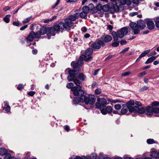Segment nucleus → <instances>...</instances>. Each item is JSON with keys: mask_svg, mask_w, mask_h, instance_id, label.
<instances>
[{"mask_svg": "<svg viewBox=\"0 0 159 159\" xmlns=\"http://www.w3.org/2000/svg\"><path fill=\"white\" fill-rule=\"evenodd\" d=\"M73 93L76 97L74 98L73 102L75 104H78L80 102H84V91L82 89V87L80 85L75 86L72 89Z\"/></svg>", "mask_w": 159, "mask_h": 159, "instance_id": "nucleus-1", "label": "nucleus"}, {"mask_svg": "<svg viewBox=\"0 0 159 159\" xmlns=\"http://www.w3.org/2000/svg\"><path fill=\"white\" fill-rule=\"evenodd\" d=\"M134 105V101L131 100L128 102L126 104H123L122 106H124V107H127L130 112L138 113L139 114H142L145 112L144 108L141 107L140 108L136 106L133 107V106Z\"/></svg>", "mask_w": 159, "mask_h": 159, "instance_id": "nucleus-2", "label": "nucleus"}, {"mask_svg": "<svg viewBox=\"0 0 159 159\" xmlns=\"http://www.w3.org/2000/svg\"><path fill=\"white\" fill-rule=\"evenodd\" d=\"M128 32V30L127 27H124L118 30L116 33L115 31H113L111 33V35L113 37L114 41H117L118 38H122L125 35H126Z\"/></svg>", "mask_w": 159, "mask_h": 159, "instance_id": "nucleus-3", "label": "nucleus"}, {"mask_svg": "<svg viewBox=\"0 0 159 159\" xmlns=\"http://www.w3.org/2000/svg\"><path fill=\"white\" fill-rule=\"evenodd\" d=\"M152 106H148L145 109V107H143L145 109L146 111V114L147 115H151L154 113H159V110L157 107L159 106V102H153L152 103Z\"/></svg>", "mask_w": 159, "mask_h": 159, "instance_id": "nucleus-4", "label": "nucleus"}, {"mask_svg": "<svg viewBox=\"0 0 159 159\" xmlns=\"http://www.w3.org/2000/svg\"><path fill=\"white\" fill-rule=\"evenodd\" d=\"M79 11V10H76L75 11L76 12L75 14L73 15H70L68 18H66L65 20V23L67 26L66 28H68L69 30H70V27L72 26L73 23L72 21L75 20L76 19H78L79 17V13L78 12Z\"/></svg>", "mask_w": 159, "mask_h": 159, "instance_id": "nucleus-5", "label": "nucleus"}, {"mask_svg": "<svg viewBox=\"0 0 159 159\" xmlns=\"http://www.w3.org/2000/svg\"><path fill=\"white\" fill-rule=\"evenodd\" d=\"M66 26H67L65 23L60 22L55 23L53 27H50L51 29L52 36H55V31H58L60 29H63L65 28L67 30H69L68 28H66Z\"/></svg>", "mask_w": 159, "mask_h": 159, "instance_id": "nucleus-6", "label": "nucleus"}, {"mask_svg": "<svg viewBox=\"0 0 159 159\" xmlns=\"http://www.w3.org/2000/svg\"><path fill=\"white\" fill-rule=\"evenodd\" d=\"M75 70H73L69 69L68 71V74L69 75L67 77V80L69 81H73L75 84L77 86L82 83V82L79 80H77L75 78L77 74H76Z\"/></svg>", "mask_w": 159, "mask_h": 159, "instance_id": "nucleus-7", "label": "nucleus"}, {"mask_svg": "<svg viewBox=\"0 0 159 159\" xmlns=\"http://www.w3.org/2000/svg\"><path fill=\"white\" fill-rule=\"evenodd\" d=\"M85 93H84V102L86 105L89 104L92 105L94 104L96 101V97L94 95H89L88 97L85 95Z\"/></svg>", "mask_w": 159, "mask_h": 159, "instance_id": "nucleus-8", "label": "nucleus"}, {"mask_svg": "<svg viewBox=\"0 0 159 159\" xmlns=\"http://www.w3.org/2000/svg\"><path fill=\"white\" fill-rule=\"evenodd\" d=\"M107 101L104 98H98L97 99V102L95 103V106L97 108H103L107 104Z\"/></svg>", "mask_w": 159, "mask_h": 159, "instance_id": "nucleus-9", "label": "nucleus"}, {"mask_svg": "<svg viewBox=\"0 0 159 159\" xmlns=\"http://www.w3.org/2000/svg\"><path fill=\"white\" fill-rule=\"evenodd\" d=\"M51 30V29L50 27H43L40 29L39 33L40 35H42L46 34L48 37V39H50V38L49 37L52 36Z\"/></svg>", "mask_w": 159, "mask_h": 159, "instance_id": "nucleus-10", "label": "nucleus"}, {"mask_svg": "<svg viewBox=\"0 0 159 159\" xmlns=\"http://www.w3.org/2000/svg\"><path fill=\"white\" fill-rule=\"evenodd\" d=\"M100 40L105 47L107 44L109 43L112 40V38L111 35L104 34L101 36Z\"/></svg>", "mask_w": 159, "mask_h": 159, "instance_id": "nucleus-11", "label": "nucleus"}, {"mask_svg": "<svg viewBox=\"0 0 159 159\" xmlns=\"http://www.w3.org/2000/svg\"><path fill=\"white\" fill-rule=\"evenodd\" d=\"M101 47H103L104 46L100 39L96 40L91 45V47L95 49H99L101 48Z\"/></svg>", "mask_w": 159, "mask_h": 159, "instance_id": "nucleus-12", "label": "nucleus"}, {"mask_svg": "<svg viewBox=\"0 0 159 159\" xmlns=\"http://www.w3.org/2000/svg\"><path fill=\"white\" fill-rule=\"evenodd\" d=\"M100 110L101 113L103 115L106 114L107 113H110L112 112V108L110 106L106 107L105 105L103 108H102Z\"/></svg>", "mask_w": 159, "mask_h": 159, "instance_id": "nucleus-13", "label": "nucleus"}, {"mask_svg": "<svg viewBox=\"0 0 159 159\" xmlns=\"http://www.w3.org/2000/svg\"><path fill=\"white\" fill-rule=\"evenodd\" d=\"M130 26L131 28L134 30L133 32L134 34H136L139 32L140 30L138 28V25L136 23H130Z\"/></svg>", "mask_w": 159, "mask_h": 159, "instance_id": "nucleus-14", "label": "nucleus"}, {"mask_svg": "<svg viewBox=\"0 0 159 159\" xmlns=\"http://www.w3.org/2000/svg\"><path fill=\"white\" fill-rule=\"evenodd\" d=\"M146 24L148 28L150 30L154 29L155 25L154 22L151 19H148L146 20Z\"/></svg>", "mask_w": 159, "mask_h": 159, "instance_id": "nucleus-15", "label": "nucleus"}, {"mask_svg": "<svg viewBox=\"0 0 159 159\" xmlns=\"http://www.w3.org/2000/svg\"><path fill=\"white\" fill-rule=\"evenodd\" d=\"M121 5L113 4L112 6L110 7V11L111 13H113L115 12H118L119 10V7Z\"/></svg>", "mask_w": 159, "mask_h": 159, "instance_id": "nucleus-16", "label": "nucleus"}, {"mask_svg": "<svg viewBox=\"0 0 159 159\" xmlns=\"http://www.w3.org/2000/svg\"><path fill=\"white\" fill-rule=\"evenodd\" d=\"M39 36H36V34L33 31L30 32L27 37L26 39L29 42H32L34 38H38Z\"/></svg>", "mask_w": 159, "mask_h": 159, "instance_id": "nucleus-17", "label": "nucleus"}, {"mask_svg": "<svg viewBox=\"0 0 159 159\" xmlns=\"http://www.w3.org/2000/svg\"><path fill=\"white\" fill-rule=\"evenodd\" d=\"M71 66H73V68L75 70V72H80L81 70V68L80 67L81 66L78 65L77 63H76L75 62L72 61L71 63Z\"/></svg>", "mask_w": 159, "mask_h": 159, "instance_id": "nucleus-18", "label": "nucleus"}, {"mask_svg": "<svg viewBox=\"0 0 159 159\" xmlns=\"http://www.w3.org/2000/svg\"><path fill=\"white\" fill-rule=\"evenodd\" d=\"M75 78L77 80H79L78 79H80L81 82V81H84L86 79V76L83 73H80V74H77V75L75 77Z\"/></svg>", "mask_w": 159, "mask_h": 159, "instance_id": "nucleus-19", "label": "nucleus"}, {"mask_svg": "<svg viewBox=\"0 0 159 159\" xmlns=\"http://www.w3.org/2000/svg\"><path fill=\"white\" fill-rule=\"evenodd\" d=\"M138 28L140 29H143L146 27L145 23L143 20H140L137 22Z\"/></svg>", "mask_w": 159, "mask_h": 159, "instance_id": "nucleus-20", "label": "nucleus"}, {"mask_svg": "<svg viewBox=\"0 0 159 159\" xmlns=\"http://www.w3.org/2000/svg\"><path fill=\"white\" fill-rule=\"evenodd\" d=\"M84 58V55H81L77 62H75V63L81 66L84 64L83 61L84 60V59L85 58Z\"/></svg>", "mask_w": 159, "mask_h": 159, "instance_id": "nucleus-21", "label": "nucleus"}, {"mask_svg": "<svg viewBox=\"0 0 159 159\" xmlns=\"http://www.w3.org/2000/svg\"><path fill=\"white\" fill-rule=\"evenodd\" d=\"M159 55L156 56H152L148 58L147 61L145 62V64H147L151 63L153 62L158 57Z\"/></svg>", "mask_w": 159, "mask_h": 159, "instance_id": "nucleus-22", "label": "nucleus"}, {"mask_svg": "<svg viewBox=\"0 0 159 159\" xmlns=\"http://www.w3.org/2000/svg\"><path fill=\"white\" fill-rule=\"evenodd\" d=\"M121 5H124L127 4L128 6H129L131 3V1L130 0H120Z\"/></svg>", "mask_w": 159, "mask_h": 159, "instance_id": "nucleus-23", "label": "nucleus"}, {"mask_svg": "<svg viewBox=\"0 0 159 159\" xmlns=\"http://www.w3.org/2000/svg\"><path fill=\"white\" fill-rule=\"evenodd\" d=\"M93 52V50L91 48L88 49L85 51V56H90Z\"/></svg>", "mask_w": 159, "mask_h": 159, "instance_id": "nucleus-24", "label": "nucleus"}, {"mask_svg": "<svg viewBox=\"0 0 159 159\" xmlns=\"http://www.w3.org/2000/svg\"><path fill=\"white\" fill-rule=\"evenodd\" d=\"M4 103L5 104L4 109L7 112H8L10 110V107L8 104L7 101H5Z\"/></svg>", "mask_w": 159, "mask_h": 159, "instance_id": "nucleus-25", "label": "nucleus"}, {"mask_svg": "<svg viewBox=\"0 0 159 159\" xmlns=\"http://www.w3.org/2000/svg\"><path fill=\"white\" fill-rule=\"evenodd\" d=\"M159 154V152H157L154 151H152L150 153V156L152 158H156L157 156H158Z\"/></svg>", "mask_w": 159, "mask_h": 159, "instance_id": "nucleus-26", "label": "nucleus"}, {"mask_svg": "<svg viewBox=\"0 0 159 159\" xmlns=\"http://www.w3.org/2000/svg\"><path fill=\"white\" fill-rule=\"evenodd\" d=\"M7 152V150L3 148H0V155L3 156Z\"/></svg>", "mask_w": 159, "mask_h": 159, "instance_id": "nucleus-27", "label": "nucleus"}, {"mask_svg": "<svg viewBox=\"0 0 159 159\" xmlns=\"http://www.w3.org/2000/svg\"><path fill=\"white\" fill-rule=\"evenodd\" d=\"M154 20L156 27L159 29V16L154 18Z\"/></svg>", "mask_w": 159, "mask_h": 159, "instance_id": "nucleus-28", "label": "nucleus"}, {"mask_svg": "<svg viewBox=\"0 0 159 159\" xmlns=\"http://www.w3.org/2000/svg\"><path fill=\"white\" fill-rule=\"evenodd\" d=\"M110 7L107 5H105L102 6V10L104 12H107L110 10Z\"/></svg>", "mask_w": 159, "mask_h": 159, "instance_id": "nucleus-29", "label": "nucleus"}, {"mask_svg": "<svg viewBox=\"0 0 159 159\" xmlns=\"http://www.w3.org/2000/svg\"><path fill=\"white\" fill-rule=\"evenodd\" d=\"M57 16H54L52 17L51 19H45L43 20V22L46 23H48L49 22H51L57 18Z\"/></svg>", "mask_w": 159, "mask_h": 159, "instance_id": "nucleus-30", "label": "nucleus"}, {"mask_svg": "<svg viewBox=\"0 0 159 159\" xmlns=\"http://www.w3.org/2000/svg\"><path fill=\"white\" fill-rule=\"evenodd\" d=\"M4 155V159H16L15 157H11L9 153H6Z\"/></svg>", "mask_w": 159, "mask_h": 159, "instance_id": "nucleus-31", "label": "nucleus"}, {"mask_svg": "<svg viewBox=\"0 0 159 159\" xmlns=\"http://www.w3.org/2000/svg\"><path fill=\"white\" fill-rule=\"evenodd\" d=\"M10 17L11 15L9 14L6 15L3 18L4 21L6 23H9L10 21Z\"/></svg>", "mask_w": 159, "mask_h": 159, "instance_id": "nucleus-32", "label": "nucleus"}, {"mask_svg": "<svg viewBox=\"0 0 159 159\" xmlns=\"http://www.w3.org/2000/svg\"><path fill=\"white\" fill-rule=\"evenodd\" d=\"M123 108L121 110L120 113L121 114H126L128 112V109L126 107H124V106H122Z\"/></svg>", "mask_w": 159, "mask_h": 159, "instance_id": "nucleus-33", "label": "nucleus"}, {"mask_svg": "<svg viewBox=\"0 0 159 159\" xmlns=\"http://www.w3.org/2000/svg\"><path fill=\"white\" fill-rule=\"evenodd\" d=\"M150 51V50H145L139 55L140 57H141L142 58V57H144Z\"/></svg>", "mask_w": 159, "mask_h": 159, "instance_id": "nucleus-34", "label": "nucleus"}, {"mask_svg": "<svg viewBox=\"0 0 159 159\" xmlns=\"http://www.w3.org/2000/svg\"><path fill=\"white\" fill-rule=\"evenodd\" d=\"M82 11L87 14L89 11V7L87 6H84L83 7Z\"/></svg>", "mask_w": 159, "mask_h": 159, "instance_id": "nucleus-35", "label": "nucleus"}, {"mask_svg": "<svg viewBox=\"0 0 159 159\" xmlns=\"http://www.w3.org/2000/svg\"><path fill=\"white\" fill-rule=\"evenodd\" d=\"M85 58L84 59V60L87 62H89L91 61L92 60V57L91 56H86L85 55Z\"/></svg>", "mask_w": 159, "mask_h": 159, "instance_id": "nucleus-36", "label": "nucleus"}, {"mask_svg": "<svg viewBox=\"0 0 159 159\" xmlns=\"http://www.w3.org/2000/svg\"><path fill=\"white\" fill-rule=\"evenodd\" d=\"M87 14L83 11L79 13V17H80L82 18H85L87 16Z\"/></svg>", "mask_w": 159, "mask_h": 159, "instance_id": "nucleus-37", "label": "nucleus"}, {"mask_svg": "<svg viewBox=\"0 0 159 159\" xmlns=\"http://www.w3.org/2000/svg\"><path fill=\"white\" fill-rule=\"evenodd\" d=\"M74 85L73 83H70L67 84L66 87L68 89H71V90L72 91V89L75 87H74Z\"/></svg>", "mask_w": 159, "mask_h": 159, "instance_id": "nucleus-38", "label": "nucleus"}, {"mask_svg": "<svg viewBox=\"0 0 159 159\" xmlns=\"http://www.w3.org/2000/svg\"><path fill=\"white\" fill-rule=\"evenodd\" d=\"M147 142L148 144H152L156 143L154 140L152 139H148L147 140Z\"/></svg>", "mask_w": 159, "mask_h": 159, "instance_id": "nucleus-39", "label": "nucleus"}, {"mask_svg": "<svg viewBox=\"0 0 159 159\" xmlns=\"http://www.w3.org/2000/svg\"><path fill=\"white\" fill-rule=\"evenodd\" d=\"M31 18L32 16H30L28 18H27L26 19L22 21V22L24 24L28 22H29L31 20Z\"/></svg>", "mask_w": 159, "mask_h": 159, "instance_id": "nucleus-40", "label": "nucleus"}, {"mask_svg": "<svg viewBox=\"0 0 159 159\" xmlns=\"http://www.w3.org/2000/svg\"><path fill=\"white\" fill-rule=\"evenodd\" d=\"M116 41V42H113L111 43V45L113 47H116L119 46V41Z\"/></svg>", "mask_w": 159, "mask_h": 159, "instance_id": "nucleus-41", "label": "nucleus"}, {"mask_svg": "<svg viewBox=\"0 0 159 159\" xmlns=\"http://www.w3.org/2000/svg\"><path fill=\"white\" fill-rule=\"evenodd\" d=\"M98 11L96 7H93L90 10V12L93 14L97 12Z\"/></svg>", "mask_w": 159, "mask_h": 159, "instance_id": "nucleus-42", "label": "nucleus"}, {"mask_svg": "<svg viewBox=\"0 0 159 159\" xmlns=\"http://www.w3.org/2000/svg\"><path fill=\"white\" fill-rule=\"evenodd\" d=\"M107 100L109 102L112 103H116V102H119V101L118 100H113L112 99L109 98H107Z\"/></svg>", "mask_w": 159, "mask_h": 159, "instance_id": "nucleus-43", "label": "nucleus"}, {"mask_svg": "<svg viewBox=\"0 0 159 159\" xmlns=\"http://www.w3.org/2000/svg\"><path fill=\"white\" fill-rule=\"evenodd\" d=\"M111 1L113 2V4H116L118 5H121V1L120 0H110Z\"/></svg>", "mask_w": 159, "mask_h": 159, "instance_id": "nucleus-44", "label": "nucleus"}, {"mask_svg": "<svg viewBox=\"0 0 159 159\" xmlns=\"http://www.w3.org/2000/svg\"><path fill=\"white\" fill-rule=\"evenodd\" d=\"M97 157V154L95 153H94L91 154L90 158L91 159H96Z\"/></svg>", "mask_w": 159, "mask_h": 159, "instance_id": "nucleus-45", "label": "nucleus"}, {"mask_svg": "<svg viewBox=\"0 0 159 159\" xmlns=\"http://www.w3.org/2000/svg\"><path fill=\"white\" fill-rule=\"evenodd\" d=\"M114 107L116 110H118L121 109V106L119 104H116L114 106Z\"/></svg>", "mask_w": 159, "mask_h": 159, "instance_id": "nucleus-46", "label": "nucleus"}, {"mask_svg": "<svg viewBox=\"0 0 159 159\" xmlns=\"http://www.w3.org/2000/svg\"><path fill=\"white\" fill-rule=\"evenodd\" d=\"M24 88V85L22 84H19L17 87V89L19 90H20Z\"/></svg>", "mask_w": 159, "mask_h": 159, "instance_id": "nucleus-47", "label": "nucleus"}, {"mask_svg": "<svg viewBox=\"0 0 159 159\" xmlns=\"http://www.w3.org/2000/svg\"><path fill=\"white\" fill-rule=\"evenodd\" d=\"M134 104L137 105V107H141L142 106V103L138 101H134Z\"/></svg>", "mask_w": 159, "mask_h": 159, "instance_id": "nucleus-48", "label": "nucleus"}, {"mask_svg": "<svg viewBox=\"0 0 159 159\" xmlns=\"http://www.w3.org/2000/svg\"><path fill=\"white\" fill-rule=\"evenodd\" d=\"M129 47H128V48H126L124 49L122 51H121L120 52V53L124 54V53H125L126 52H127L128 51V50L129 49Z\"/></svg>", "mask_w": 159, "mask_h": 159, "instance_id": "nucleus-49", "label": "nucleus"}, {"mask_svg": "<svg viewBox=\"0 0 159 159\" xmlns=\"http://www.w3.org/2000/svg\"><path fill=\"white\" fill-rule=\"evenodd\" d=\"M35 93V91H30L28 93V94L30 96H33Z\"/></svg>", "mask_w": 159, "mask_h": 159, "instance_id": "nucleus-50", "label": "nucleus"}, {"mask_svg": "<svg viewBox=\"0 0 159 159\" xmlns=\"http://www.w3.org/2000/svg\"><path fill=\"white\" fill-rule=\"evenodd\" d=\"M131 74L130 72H126L121 74V76H126Z\"/></svg>", "mask_w": 159, "mask_h": 159, "instance_id": "nucleus-51", "label": "nucleus"}, {"mask_svg": "<svg viewBox=\"0 0 159 159\" xmlns=\"http://www.w3.org/2000/svg\"><path fill=\"white\" fill-rule=\"evenodd\" d=\"M98 11H101L102 10V6L101 4H98L96 7Z\"/></svg>", "mask_w": 159, "mask_h": 159, "instance_id": "nucleus-52", "label": "nucleus"}, {"mask_svg": "<svg viewBox=\"0 0 159 159\" xmlns=\"http://www.w3.org/2000/svg\"><path fill=\"white\" fill-rule=\"evenodd\" d=\"M146 74H147V73L145 71H144L140 73H139V77H142Z\"/></svg>", "mask_w": 159, "mask_h": 159, "instance_id": "nucleus-53", "label": "nucleus"}, {"mask_svg": "<svg viewBox=\"0 0 159 159\" xmlns=\"http://www.w3.org/2000/svg\"><path fill=\"white\" fill-rule=\"evenodd\" d=\"M120 43L121 45H125L127 43V42L125 40L122 39L120 41Z\"/></svg>", "mask_w": 159, "mask_h": 159, "instance_id": "nucleus-54", "label": "nucleus"}, {"mask_svg": "<svg viewBox=\"0 0 159 159\" xmlns=\"http://www.w3.org/2000/svg\"><path fill=\"white\" fill-rule=\"evenodd\" d=\"M101 91L100 89H96L95 91V93L96 94H99L101 93Z\"/></svg>", "mask_w": 159, "mask_h": 159, "instance_id": "nucleus-55", "label": "nucleus"}, {"mask_svg": "<svg viewBox=\"0 0 159 159\" xmlns=\"http://www.w3.org/2000/svg\"><path fill=\"white\" fill-rule=\"evenodd\" d=\"M59 2L60 0H57L55 4L52 6V8H55L58 5Z\"/></svg>", "mask_w": 159, "mask_h": 159, "instance_id": "nucleus-56", "label": "nucleus"}, {"mask_svg": "<svg viewBox=\"0 0 159 159\" xmlns=\"http://www.w3.org/2000/svg\"><path fill=\"white\" fill-rule=\"evenodd\" d=\"M13 25L14 26H18L19 25V23L18 21H14L13 22Z\"/></svg>", "mask_w": 159, "mask_h": 159, "instance_id": "nucleus-57", "label": "nucleus"}, {"mask_svg": "<svg viewBox=\"0 0 159 159\" xmlns=\"http://www.w3.org/2000/svg\"><path fill=\"white\" fill-rule=\"evenodd\" d=\"M104 156L101 153H100L98 155L99 159H104Z\"/></svg>", "mask_w": 159, "mask_h": 159, "instance_id": "nucleus-58", "label": "nucleus"}, {"mask_svg": "<svg viewBox=\"0 0 159 159\" xmlns=\"http://www.w3.org/2000/svg\"><path fill=\"white\" fill-rule=\"evenodd\" d=\"M28 25H26L23 26H22L20 28V30H24L28 27Z\"/></svg>", "mask_w": 159, "mask_h": 159, "instance_id": "nucleus-59", "label": "nucleus"}, {"mask_svg": "<svg viewBox=\"0 0 159 159\" xmlns=\"http://www.w3.org/2000/svg\"><path fill=\"white\" fill-rule=\"evenodd\" d=\"M99 70V69H97L94 71L93 72V74L94 75H96L98 74V72Z\"/></svg>", "mask_w": 159, "mask_h": 159, "instance_id": "nucleus-60", "label": "nucleus"}, {"mask_svg": "<svg viewBox=\"0 0 159 159\" xmlns=\"http://www.w3.org/2000/svg\"><path fill=\"white\" fill-rule=\"evenodd\" d=\"M133 3L135 5H137L139 3V0H132Z\"/></svg>", "mask_w": 159, "mask_h": 159, "instance_id": "nucleus-61", "label": "nucleus"}, {"mask_svg": "<svg viewBox=\"0 0 159 159\" xmlns=\"http://www.w3.org/2000/svg\"><path fill=\"white\" fill-rule=\"evenodd\" d=\"M138 14V13L137 12H133L129 14L130 16H134L137 15Z\"/></svg>", "mask_w": 159, "mask_h": 159, "instance_id": "nucleus-62", "label": "nucleus"}, {"mask_svg": "<svg viewBox=\"0 0 159 159\" xmlns=\"http://www.w3.org/2000/svg\"><path fill=\"white\" fill-rule=\"evenodd\" d=\"M65 129L67 132H68L70 130V128L69 126L66 125L65 126Z\"/></svg>", "mask_w": 159, "mask_h": 159, "instance_id": "nucleus-63", "label": "nucleus"}, {"mask_svg": "<svg viewBox=\"0 0 159 159\" xmlns=\"http://www.w3.org/2000/svg\"><path fill=\"white\" fill-rule=\"evenodd\" d=\"M84 156H82L81 157H80L78 156H77L75 157L74 159H84Z\"/></svg>", "mask_w": 159, "mask_h": 159, "instance_id": "nucleus-64", "label": "nucleus"}]
</instances>
